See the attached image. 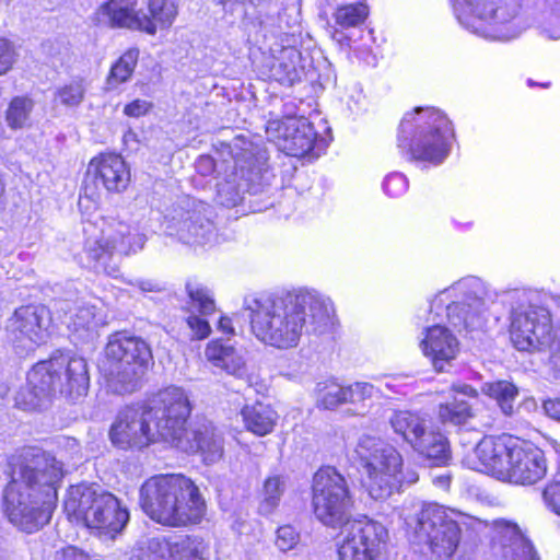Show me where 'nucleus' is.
<instances>
[{"instance_id":"24","label":"nucleus","mask_w":560,"mask_h":560,"mask_svg":"<svg viewBox=\"0 0 560 560\" xmlns=\"http://www.w3.org/2000/svg\"><path fill=\"white\" fill-rule=\"evenodd\" d=\"M92 179L95 187L100 185L108 192L124 191L130 182V171L119 154L103 153L93 158L88 166L83 195L80 196L79 206H83L84 199L94 200V191H90L89 180Z\"/></svg>"},{"instance_id":"38","label":"nucleus","mask_w":560,"mask_h":560,"mask_svg":"<svg viewBox=\"0 0 560 560\" xmlns=\"http://www.w3.org/2000/svg\"><path fill=\"white\" fill-rule=\"evenodd\" d=\"M166 537H151L139 540L131 550L129 560H168Z\"/></svg>"},{"instance_id":"50","label":"nucleus","mask_w":560,"mask_h":560,"mask_svg":"<svg viewBox=\"0 0 560 560\" xmlns=\"http://www.w3.org/2000/svg\"><path fill=\"white\" fill-rule=\"evenodd\" d=\"M546 351L549 352L550 364L555 373L560 377V332L557 330L551 336L550 346L546 347Z\"/></svg>"},{"instance_id":"12","label":"nucleus","mask_w":560,"mask_h":560,"mask_svg":"<svg viewBox=\"0 0 560 560\" xmlns=\"http://www.w3.org/2000/svg\"><path fill=\"white\" fill-rule=\"evenodd\" d=\"M234 171L215 184L218 201L228 208L242 200L247 190L253 194L266 184L268 177L267 151L244 138H237L233 149Z\"/></svg>"},{"instance_id":"27","label":"nucleus","mask_w":560,"mask_h":560,"mask_svg":"<svg viewBox=\"0 0 560 560\" xmlns=\"http://www.w3.org/2000/svg\"><path fill=\"white\" fill-rule=\"evenodd\" d=\"M511 436L481 439L465 457L466 465L501 480L509 455Z\"/></svg>"},{"instance_id":"36","label":"nucleus","mask_w":560,"mask_h":560,"mask_svg":"<svg viewBox=\"0 0 560 560\" xmlns=\"http://www.w3.org/2000/svg\"><path fill=\"white\" fill-rule=\"evenodd\" d=\"M138 59V48H129L125 51L110 68L106 79V90H116L120 84L127 82L135 71Z\"/></svg>"},{"instance_id":"10","label":"nucleus","mask_w":560,"mask_h":560,"mask_svg":"<svg viewBox=\"0 0 560 560\" xmlns=\"http://www.w3.org/2000/svg\"><path fill=\"white\" fill-rule=\"evenodd\" d=\"M459 24L490 40H510L517 37L520 23L517 0H451Z\"/></svg>"},{"instance_id":"31","label":"nucleus","mask_w":560,"mask_h":560,"mask_svg":"<svg viewBox=\"0 0 560 560\" xmlns=\"http://www.w3.org/2000/svg\"><path fill=\"white\" fill-rule=\"evenodd\" d=\"M301 60L300 50L291 46L283 47L271 67L272 77L283 85H293L304 72Z\"/></svg>"},{"instance_id":"20","label":"nucleus","mask_w":560,"mask_h":560,"mask_svg":"<svg viewBox=\"0 0 560 560\" xmlns=\"http://www.w3.org/2000/svg\"><path fill=\"white\" fill-rule=\"evenodd\" d=\"M510 340L524 352H544L555 332L550 312L538 305L512 308L509 316Z\"/></svg>"},{"instance_id":"14","label":"nucleus","mask_w":560,"mask_h":560,"mask_svg":"<svg viewBox=\"0 0 560 560\" xmlns=\"http://www.w3.org/2000/svg\"><path fill=\"white\" fill-rule=\"evenodd\" d=\"M447 511L436 503H429L405 523L413 532V542L425 545L431 560H447L456 551L460 540V529Z\"/></svg>"},{"instance_id":"52","label":"nucleus","mask_w":560,"mask_h":560,"mask_svg":"<svg viewBox=\"0 0 560 560\" xmlns=\"http://www.w3.org/2000/svg\"><path fill=\"white\" fill-rule=\"evenodd\" d=\"M152 104L145 100H135L125 106L124 114L129 117L139 118L149 113Z\"/></svg>"},{"instance_id":"9","label":"nucleus","mask_w":560,"mask_h":560,"mask_svg":"<svg viewBox=\"0 0 560 560\" xmlns=\"http://www.w3.org/2000/svg\"><path fill=\"white\" fill-rule=\"evenodd\" d=\"M152 364L151 348L143 339L116 335L106 345L101 371L108 390L124 395L141 387Z\"/></svg>"},{"instance_id":"55","label":"nucleus","mask_w":560,"mask_h":560,"mask_svg":"<svg viewBox=\"0 0 560 560\" xmlns=\"http://www.w3.org/2000/svg\"><path fill=\"white\" fill-rule=\"evenodd\" d=\"M218 329L225 335H234V327L232 319L228 316H222L218 323Z\"/></svg>"},{"instance_id":"41","label":"nucleus","mask_w":560,"mask_h":560,"mask_svg":"<svg viewBox=\"0 0 560 560\" xmlns=\"http://www.w3.org/2000/svg\"><path fill=\"white\" fill-rule=\"evenodd\" d=\"M34 103L25 96L14 97L7 109V122L12 129H21L28 125Z\"/></svg>"},{"instance_id":"33","label":"nucleus","mask_w":560,"mask_h":560,"mask_svg":"<svg viewBox=\"0 0 560 560\" xmlns=\"http://www.w3.org/2000/svg\"><path fill=\"white\" fill-rule=\"evenodd\" d=\"M58 311L69 314L67 325L74 331L90 330L104 323L101 313L95 305L85 301L75 302V307L72 308L67 302L58 303Z\"/></svg>"},{"instance_id":"61","label":"nucleus","mask_w":560,"mask_h":560,"mask_svg":"<svg viewBox=\"0 0 560 560\" xmlns=\"http://www.w3.org/2000/svg\"><path fill=\"white\" fill-rule=\"evenodd\" d=\"M528 404H530V405H533V406H535V405H536V402H535V400H534V399H529V400H528Z\"/></svg>"},{"instance_id":"7","label":"nucleus","mask_w":560,"mask_h":560,"mask_svg":"<svg viewBox=\"0 0 560 560\" xmlns=\"http://www.w3.org/2000/svg\"><path fill=\"white\" fill-rule=\"evenodd\" d=\"M69 520L114 538L129 521L128 510L98 485L71 486L63 503Z\"/></svg>"},{"instance_id":"1","label":"nucleus","mask_w":560,"mask_h":560,"mask_svg":"<svg viewBox=\"0 0 560 560\" xmlns=\"http://www.w3.org/2000/svg\"><path fill=\"white\" fill-rule=\"evenodd\" d=\"M246 310L257 340L279 350L296 348L305 335L323 334L334 315L331 300L307 288L255 298L246 301Z\"/></svg>"},{"instance_id":"21","label":"nucleus","mask_w":560,"mask_h":560,"mask_svg":"<svg viewBox=\"0 0 560 560\" xmlns=\"http://www.w3.org/2000/svg\"><path fill=\"white\" fill-rule=\"evenodd\" d=\"M266 136L287 155L318 158L326 148V141L317 137L314 126L304 117H284L269 120Z\"/></svg>"},{"instance_id":"15","label":"nucleus","mask_w":560,"mask_h":560,"mask_svg":"<svg viewBox=\"0 0 560 560\" xmlns=\"http://www.w3.org/2000/svg\"><path fill=\"white\" fill-rule=\"evenodd\" d=\"M163 225L166 234L195 248L211 247L218 243L212 208L200 200L180 199L166 210Z\"/></svg>"},{"instance_id":"44","label":"nucleus","mask_w":560,"mask_h":560,"mask_svg":"<svg viewBox=\"0 0 560 560\" xmlns=\"http://www.w3.org/2000/svg\"><path fill=\"white\" fill-rule=\"evenodd\" d=\"M85 94V84L81 79L72 80L71 82L59 88L56 92V101L67 107H75L81 104Z\"/></svg>"},{"instance_id":"48","label":"nucleus","mask_w":560,"mask_h":560,"mask_svg":"<svg viewBox=\"0 0 560 560\" xmlns=\"http://www.w3.org/2000/svg\"><path fill=\"white\" fill-rule=\"evenodd\" d=\"M13 45L5 38L0 37V75L7 73L15 61Z\"/></svg>"},{"instance_id":"2","label":"nucleus","mask_w":560,"mask_h":560,"mask_svg":"<svg viewBox=\"0 0 560 560\" xmlns=\"http://www.w3.org/2000/svg\"><path fill=\"white\" fill-rule=\"evenodd\" d=\"M10 466L11 480L2 497L3 515L20 530L34 533L51 518L62 465L50 454L28 447L13 457Z\"/></svg>"},{"instance_id":"19","label":"nucleus","mask_w":560,"mask_h":560,"mask_svg":"<svg viewBox=\"0 0 560 560\" xmlns=\"http://www.w3.org/2000/svg\"><path fill=\"white\" fill-rule=\"evenodd\" d=\"M395 434L402 438L417 453L434 460L438 465L446 464L451 457L447 439L427 424L419 413L408 410H395L388 419Z\"/></svg>"},{"instance_id":"29","label":"nucleus","mask_w":560,"mask_h":560,"mask_svg":"<svg viewBox=\"0 0 560 560\" xmlns=\"http://www.w3.org/2000/svg\"><path fill=\"white\" fill-rule=\"evenodd\" d=\"M450 401L439 405L438 417L443 424L463 425L472 418L471 406L465 398H477L478 392L465 383L453 384L450 388Z\"/></svg>"},{"instance_id":"39","label":"nucleus","mask_w":560,"mask_h":560,"mask_svg":"<svg viewBox=\"0 0 560 560\" xmlns=\"http://www.w3.org/2000/svg\"><path fill=\"white\" fill-rule=\"evenodd\" d=\"M149 20L153 23L155 32L158 27L168 28L177 16L176 0H149Z\"/></svg>"},{"instance_id":"58","label":"nucleus","mask_w":560,"mask_h":560,"mask_svg":"<svg viewBox=\"0 0 560 560\" xmlns=\"http://www.w3.org/2000/svg\"><path fill=\"white\" fill-rule=\"evenodd\" d=\"M436 482H439L443 487H448L450 485V477L447 476H441L436 479Z\"/></svg>"},{"instance_id":"22","label":"nucleus","mask_w":560,"mask_h":560,"mask_svg":"<svg viewBox=\"0 0 560 560\" xmlns=\"http://www.w3.org/2000/svg\"><path fill=\"white\" fill-rule=\"evenodd\" d=\"M5 330L15 349L33 351L51 335L50 311L44 305L21 306L8 319Z\"/></svg>"},{"instance_id":"40","label":"nucleus","mask_w":560,"mask_h":560,"mask_svg":"<svg viewBox=\"0 0 560 560\" xmlns=\"http://www.w3.org/2000/svg\"><path fill=\"white\" fill-rule=\"evenodd\" d=\"M369 15L368 7L364 3H349L338 5L334 13V20L341 30L361 25Z\"/></svg>"},{"instance_id":"53","label":"nucleus","mask_w":560,"mask_h":560,"mask_svg":"<svg viewBox=\"0 0 560 560\" xmlns=\"http://www.w3.org/2000/svg\"><path fill=\"white\" fill-rule=\"evenodd\" d=\"M196 170L202 176H208L217 170V164L211 156L202 155L196 162Z\"/></svg>"},{"instance_id":"51","label":"nucleus","mask_w":560,"mask_h":560,"mask_svg":"<svg viewBox=\"0 0 560 560\" xmlns=\"http://www.w3.org/2000/svg\"><path fill=\"white\" fill-rule=\"evenodd\" d=\"M187 325L191 329L194 337L197 339H205L211 332L209 323L196 315H190L187 317Z\"/></svg>"},{"instance_id":"54","label":"nucleus","mask_w":560,"mask_h":560,"mask_svg":"<svg viewBox=\"0 0 560 560\" xmlns=\"http://www.w3.org/2000/svg\"><path fill=\"white\" fill-rule=\"evenodd\" d=\"M542 408L548 417L560 421V399H547L544 401Z\"/></svg>"},{"instance_id":"32","label":"nucleus","mask_w":560,"mask_h":560,"mask_svg":"<svg viewBox=\"0 0 560 560\" xmlns=\"http://www.w3.org/2000/svg\"><path fill=\"white\" fill-rule=\"evenodd\" d=\"M241 416L245 428L258 436L271 433L278 418L277 412L270 406L261 402L244 406Z\"/></svg>"},{"instance_id":"25","label":"nucleus","mask_w":560,"mask_h":560,"mask_svg":"<svg viewBox=\"0 0 560 560\" xmlns=\"http://www.w3.org/2000/svg\"><path fill=\"white\" fill-rule=\"evenodd\" d=\"M493 560H540L533 542L518 524L505 518L492 521Z\"/></svg>"},{"instance_id":"57","label":"nucleus","mask_w":560,"mask_h":560,"mask_svg":"<svg viewBox=\"0 0 560 560\" xmlns=\"http://www.w3.org/2000/svg\"><path fill=\"white\" fill-rule=\"evenodd\" d=\"M135 284L138 285L140 288V290L145 291V292L154 291V290H156V287H158L155 283H153L151 281H147V280H137V282Z\"/></svg>"},{"instance_id":"42","label":"nucleus","mask_w":560,"mask_h":560,"mask_svg":"<svg viewBox=\"0 0 560 560\" xmlns=\"http://www.w3.org/2000/svg\"><path fill=\"white\" fill-rule=\"evenodd\" d=\"M186 292L190 299V303L202 315H210L215 311V302L213 294L206 285L197 281H188L186 283Z\"/></svg>"},{"instance_id":"56","label":"nucleus","mask_w":560,"mask_h":560,"mask_svg":"<svg viewBox=\"0 0 560 560\" xmlns=\"http://www.w3.org/2000/svg\"><path fill=\"white\" fill-rule=\"evenodd\" d=\"M331 37L340 45H349L350 39L338 28L332 30Z\"/></svg>"},{"instance_id":"46","label":"nucleus","mask_w":560,"mask_h":560,"mask_svg":"<svg viewBox=\"0 0 560 560\" xmlns=\"http://www.w3.org/2000/svg\"><path fill=\"white\" fill-rule=\"evenodd\" d=\"M300 542V534L291 525L280 526L276 533V547L281 552L293 550Z\"/></svg>"},{"instance_id":"37","label":"nucleus","mask_w":560,"mask_h":560,"mask_svg":"<svg viewBox=\"0 0 560 560\" xmlns=\"http://www.w3.org/2000/svg\"><path fill=\"white\" fill-rule=\"evenodd\" d=\"M315 395L316 406L322 409L332 410L347 404V386H341L331 380L317 383Z\"/></svg>"},{"instance_id":"30","label":"nucleus","mask_w":560,"mask_h":560,"mask_svg":"<svg viewBox=\"0 0 560 560\" xmlns=\"http://www.w3.org/2000/svg\"><path fill=\"white\" fill-rule=\"evenodd\" d=\"M207 360L226 374L236 378H244L247 375V361L245 351L236 348L230 341L215 339L210 341L205 350Z\"/></svg>"},{"instance_id":"35","label":"nucleus","mask_w":560,"mask_h":560,"mask_svg":"<svg viewBox=\"0 0 560 560\" xmlns=\"http://www.w3.org/2000/svg\"><path fill=\"white\" fill-rule=\"evenodd\" d=\"M482 393L495 401L504 416H512L515 411V400L518 387L510 381L499 380L487 382L481 387Z\"/></svg>"},{"instance_id":"59","label":"nucleus","mask_w":560,"mask_h":560,"mask_svg":"<svg viewBox=\"0 0 560 560\" xmlns=\"http://www.w3.org/2000/svg\"><path fill=\"white\" fill-rule=\"evenodd\" d=\"M416 480H417V476L413 472H411L410 476L407 478L408 482H415Z\"/></svg>"},{"instance_id":"23","label":"nucleus","mask_w":560,"mask_h":560,"mask_svg":"<svg viewBox=\"0 0 560 560\" xmlns=\"http://www.w3.org/2000/svg\"><path fill=\"white\" fill-rule=\"evenodd\" d=\"M502 481L516 485H534L547 472V463L541 450L525 441L511 439Z\"/></svg>"},{"instance_id":"47","label":"nucleus","mask_w":560,"mask_h":560,"mask_svg":"<svg viewBox=\"0 0 560 560\" xmlns=\"http://www.w3.org/2000/svg\"><path fill=\"white\" fill-rule=\"evenodd\" d=\"M408 188V180L401 173H392L387 175L383 183L385 194L390 197L402 196Z\"/></svg>"},{"instance_id":"43","label":"nucleus","mask_w":560,"mask_h":560,"mask_svg":"<svg viewBox=\"0 0 560 560\" xmlns=\"http://www.w3.org/2000/svg\"><path fill=\"white\" fill-rule=\"evenodd\" d=\"M285 489L284 479L272 476L266 479L262 490V500L259 510L262 514H270L279 504Z\"/></svg>"},{"instance_id":"18","label":"nucleus","mask_w":560,"mask_h":560,"mask_svg":"<svg viewBox=\"0 0 560 560\" xmlns=\"http://www.w3.org/2000/svg\"><path fill=\"white\" fill-rule=\"evenodd\" d=\"M451 299L446 305L448 323L454 327H474L486 307L488 292L479 278L467 277L441 291L432 301L431 308L440 307Z\"/></svg>"},{"instance_id":"5","label":"nucleus","mask_w":560,"mask_h":560,"mask_svg":"<svg viewBox=\"0 0 560 560\" xmlns=\"http://www.w3.org/2000/svg\"><path fill=\"white\" fill-rule=\"evenodd\" d=\"M178 386L159 390L147 405L122 409L112 424L113 444L121 447H145L151 443H168L175 405L171 397L178 396Z\"/></svg>"},{"instance_id":"63","label":"nucleus","mask_w":560,"mask_h":560,"mask_svg":"<svg viewBox=\"0 0 560 560\" xmlns=\"http://www.w3.org/2000/svg\"><path fill=\"white\" fill-rule=\"evenodd\" d=\"M548 85H549L548 83L541 84V86H544V88H547Z\"/></svg>"},{"instance_id":"3","label":"nucleus","mask_w":560,"mask_h":560,"mask_svg":"<svg viewBox=\"0 0 560 560\" xmlns=\"http://www.w3.org/2000/svg\"><path fill=\"white\" fill-rule=\"evenodd\" d=\"M140 504L154 522L170 527L199 524L206 501L196 483L184 475H158L140 488Z\"/></svg>"},{"instance_id":"16","label":"nucleus","mask_w":560,"mask_h":560,"mask_svg":"<svg viewBox=\"0 0 560 560\" xmlns=\"http://www.w3.org/2000/svg\"><path fill=\"white\" fill-rule=\"evenodd\" d=\"M352 497L345 477L334 467L320 468L313 478L312 506L316 518L326 526H345L349 520Z\"/></svg>"},{"instance_id":"17","label":"nucleus","mask_w":560,"mask_h":560,"mask_svg":"<svg viewBox=\"0 0 560 560\" xmlns=\"http://www.w3.org/2000/svg\"><path fill=\"white\" fill-rule=\"evenodd\" d=\"M338 560H387L388 530L361 516L346 523L337 541Z\"/></svg>"},{"instance_id":"11","label":"nucleus","mask_w":560,"mask_h":560,"mask_svg":"<svg viewBox=\"0 0 560 560\" xmlns=\"http://www.w3.org/2000/svg\"><path fill=\"white\" fill-rule=\"evenodd\" d=\"M354 460L365 476L364 487L374 500H385L404 481V460L390 444L373 435H362L354 448Z\"/></svg>"},{"instance_id":"49","label":"nucleus","mask_w":560,"mask_h":560,"mask_svg":"<svg viewBox=\"0 0 560 560\" xmlns=\"http://www.w3.org/2000/svg\"><path fill=\"white\" fill-rule=\"evenodd\" d=\"M542 499L548 509L560 516V481L549 483L542 491Z\"/></svg>"},{"instance_id":"26","label":"nucleus","mask_w":560,"mask_h":560,"mask_svg":"<svg viewBox=\"0 0 560 560\" xmlns=\"http://www.w3.org/2000/svg\"><path fill=\"white\" fill-rule=\"evenodd\" d=\"M419 347L436 372H444L457 358L460 350L457 337L447 327L440 324L423 330Z\"/></svg>"},{"instance_id":"8","label":"nucleus","mask_w":560,"mask_h":560,"mask_svg":"<svg viewBox=\"0 0 560 560\" xmlns=\"http://www.w3.org/2000/svg\"><path fill=\"white\" fill-rule=\"evenodd\" d=\"M83 231L89 267L112 278L119 277V257L142 248L144 244L142 235L132 233L128 224L116 219L88 222Z\"/></svg>"},{"instance_id":"6","label":"nucleus","mask_w":560,"mask_h":560,"mask_svg":"<svg viewBox=\"0 0 560 560\" xmlns=\"http://www.w3.org/2000/svg\"><path fill=\"white\" fill-rule=\"evenodd\" d=\"M454 131L448 118L433 107H417L401 119L398 148L413 162L440 165L447 158Z\"/></svg>"},{"instance_id":"28","label":"nucleus","mask_w":560,"mask_h":560,"mask_svg":"<svg viewBox=\"0 0 560 560\" xmlns=\"http://www.w3.org/2000/svg\"><path fill=\"white\" fill-rule=\"evenodd\" d=\"M138 0H108L98 9V14L110 26L155 34V27L148 14L137 9Z\"/></svg>"},{"instance_id":"45","label":"nucleus","mask_w":560,"mask_h":560,"mask_svg":"<svg viewBox=\"0 0 560 560\" xmlns=\"http://www.w3.org/2000/svg\"><path fill=\"white\" fill-rule=\"evenodd\" d=\"M381 394V390L372 383L355 382L347 386V402L364 406V401L376 398Z\"/></svg>"},{"instance_id":"13","label":"nucleus","mask_w":560,"mask_h":560,"mask_svg":"<svg viewBox=\"0 0 560 560\" xmlns=\"http://www.w3.org/2000/svg\"><path fill=\"white\" fill-rule=\"evenodd\" d=\"M177 395L170 398L175 405V410L171 421L172 438L167 444L186 453L200 454L207 465L218 463L224 453L221 432L208 420L199 421L188 430L186 423L191 412L190 400L182 387Z\"/></svg>"},{"instance_id":"60","label":"nucleus","mask_w":560,"mask_h":560,"mask_svg":"<svg viewBox=\"0 0 560 560\" xmlns=\"http://www.w3.org/2000/svg\"><path fill=\"white\" fill-rule=\"evenodd\" d=\"M2 195H3V187L0 185V208L2 207Z\"/></svg>"},{"instance_id":"62","label":"nucleus","mask_w":560,"mask_h":560,"mask_svg":"<svg viewBox=\"0 0 560 560\" xmlns=\"http://www.w3.org/2000/svg\"><path fill=\"white\" fill-rule=\"evenodd\" d=\"M534 84H535V83H534V81H533V80H528V85H529V86H533Z\"/></svg>"},{"instance_id":"34","label":"nucleus","mask_w":560,"mask_h":560,"mask_svg":"<svg viewBox=\"0 0 560 560\" xmlns=\"http://www.w3.org/2000/svg\"><path fill=\"white\" fill-rule=\"evenodd\" d=\"M168 560H207L209 546L199 536L167 538Z\"/></svg>"},{"instance_id":"4","label":"nucleus","mask_w":560,"mask_h":560,"mask_svg":"<svg viewBox=\"0 0 560 560\" xmlns=\"http://www.w3.org/2000/svg\"><path fill=\"white\" fill-rule=\"evenodd\" d=\"M89 385L86 360L58 351L27 373L26 386L16 394L15 404L24 410L39 409L57 393L71 399L85 396Z\"/></svg>"}]
</instances>
